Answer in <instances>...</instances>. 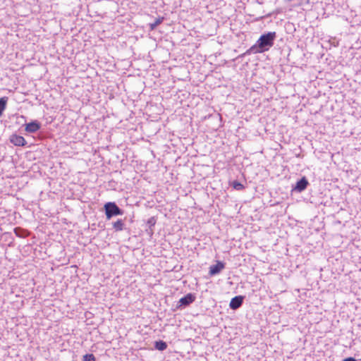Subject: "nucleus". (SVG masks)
Instances as JSON below:
<instances>
[{"instance_id": "nucleus-1", "label": "nucleus", "mask_w": 361, "mask_h": 361, "mask_svg": "<svg viewBox=\"0 0 361 361\" xmlns=\"http://www.w3.org/2000/svg\"><path fill=\"white\" fill-rule=\"evenodd\" d=\"M276 37V34L275 32H269L261 35L256 43L246 53L250 54L263 53L268 51L274 45Z\"/></svg>"}, {"instance_id": "nucleus-2", "label": "nucleus", "mask_w": 361, "mask_h": 361, "mask_svg": "<svg viewBox=\"0 0 361 361\" xmlns=\"http://www.w3.org/2000/svg\"><path fill=\"white\" fill-rule=\"evenodd\" d=\"M105 214L107 219H110L114 216L122 215L123 214L115 202H107L104 204Z\"/></svg>"}, {"instance_id": "nucleus-3", "label": "nucleus", "mask_w": 361, "mask_h": 361, "mask_svg": "<svg viewBox=\"0 0 361 361\" xmlns=\"http://www.w3.org/2000/svg\"><path fill=\"white\" fill-rule=\"evenodd\" d=\"M309 182L307 178L303 176L295 184V191L302 192L307 188Z\"/></svg>"}, {"instance_id": "nucleus-4", "label": "nucleus", "mask_w": 361, "mask_h": 361, "mask_svg": "<svg viewBox=\"0 0 361 361\" xmlns=\"http://www.w3.org/2000/svg\"><path fill=\"white\" fill-rule=\"evenodd\" d=\"M225 268V264L222 262L218 261L217 263L214 265H212L209 267V275L214 276L219 274L221 270Z\"/></svg>"}, {"instance_id": "nucleus-5", "label": "nucleus", "mask_w": 361, "mask_h": 361, "mask_svg": "<svg viewBox=\"0 0 361 361\" xmlns=\"http://www.w3.org/2000/svg\"><path fill=\"white\" fill-rule=\"evenodd\" d=\"M243 299L244 297L241 295H238L232 298L229 305L231 309L237 310L243 304Z\"/></svg>"}, {"instance_id": "nucleus-6", "label": "nucleus", "mask_w": 361, "mask_h": 361, "mask_svg": "<svg viewBox=\"0 0 361 361\" xmlns=\"http://www.w3.org/2000/svg\"><path fill=\"white\" fill-rule=\"evenodd\" d=\"M195 300V297L192 293H188L185 296L181 298L179 300L180 306H188L192 302H193Z\"/></svg>"}, {"instance_id": "nucleus-7", "label": "nucleus", "mask_w": 361, "mask_h": 361, "mask_svg": "<svg viewBox=\"0 0 361 361\" xmlns=\"http://www.w3.org/2000/svg\"><path fill=\"white\" fill-rule=\"evenodd\" d=\"M41 127L40 123L37 121H32L25 126V130L28 133H35L39 130Z\"/></svg>"}, {"instance_id": "nucleus-8", "label": "nucleus", "mask_w": 361, "mask_h": 361, "mask_svg": "<svg viewBox=\"0 0 361 361\" xmlns=\"http://www.w3.org/2000/svg\"><path fill=\"white\" fill-rule=\"evenodd\" d=\"M11 142L16 146H24L26 145V140L23 136L13 135L11 136Z\"/></svg>"}, {"instance_id": "nucleus-9", "label": "nucleus", "mask_w": 361, "mask_h": 361, "mask_svg": "<svg viewBox=\"0 0 361 361\" xmlns=\"http://www.w3.org/2000/svg\"><path fill=\"white\" fill-rule=\"evenodd\" d=\"M113 228L116 231H121L124 229V222L122 219H118L113 224Z\"/></svg>"}, {"instance_id": "nucleus-10", "label": "nucleus", "mask_w": 361, "mask_h": 361, "mask_svg": "<svg viewBox=\"0 0 361 361\" xmlns=\"http://www.w3.org/2000/svg\"><path fill=\"white\" fill-rule=\"evenodd\" d=\"M154 348L158 350L163 351L167 348V344L164 341H155Z\"/></svg>"}, {"instance_id": "nucleus-11", "label": "nucleus", "mask_w": 361, "mask_h": 361, "mask_svg": "<svg viewBox=\"0 0 361 361\" xmlns=\"http://www.w3.org/2000/svg\"><path fill=\"white\" fill-rule=\"evenodd\" d=\"M164 20V18H158L155 20V21L152 23H149L150 30H154L159 25H160Z\"/></svg>"}, {"instance_id": "nucleus-12", "label": "nucleus", "mask_w": 361, "mask_h": 361, "mask_svg": "<svg viewBox=\"0 0 361 361\" xmlns=\"http://www.w3.org/2000/svg\"><path fill=\"white\" fill-rule=\"evenodd\" d=\"M6 106V99L4 97L0 99V116L2 115L3 111Z\"/></svg>"}, {"instance_id": "nucleus-13", "label": "nucleus", "mask_w": 361, "mask_h": 361, "mask_svg": "<svg viewBox=\"0 0 361 361\" xmlns=\"http://www.w3.org/2000/svg\"><path fill=\"white\" fill-rule=\"evenodd\" d=\"M82 361H95V357L93 354H86L83 356Z\"/></svg>"}, {"instance_id": "nucleus-14", "label": "nucleus", "mask_w": 361, "mask_h": 361, "mask_svg": "<svg viewBox=\"0 0 361 361\" xmlns=\"http://www.w3.org/2000/svg\"><path fill=\"white\" fill-rule=\"evenodd\" d=\"M233 187L234 188V189H235L237 190H241L244 188L243 185L238 181L233 182Z\"/></svg>"}, {"instance_id": "nucleus-15", "label": "nucleus", "mask_w": 361, "mask_h": 361, "mask_svg": "<svg viewBox=\"0 0 361 361\" xmlns=\"http://www.w3.org/2000/svg\"><path fill=\"white\" fill-rule=\"evenodd\" d=\"M307 0H295V6L296 5H302L305 3H307Z\"/></svg>"}, {"instance_id": "nucleus-16", "label": "nucleus", "mask_w": 361, "mask_h": 361, "mask_svg": "<svg viewBox=\"0 0 361 361\" xmlns=\"http://www.w3.org/2000/svg\"><path fill=\"white\" fill-rule=\"evenodd\" d=\"M343 361H356V360L355 358L350 357L344 359Z\"/></svg>"}]
</instances>
